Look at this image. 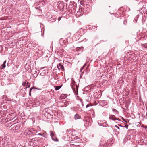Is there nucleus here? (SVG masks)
Returning <instances> with one entry per match:
<instances>
[{
    "label": "nucleus",
    "instance_id": "nucleus-1",
    "mask_svg": "<svg viewBox=\"0 0 147 147\" xmlns=\"http://www.w3.org/2000/svg\"><path fill=\"white\" fill-rule=\"evenodd\" d=\"M71 86L73 90H75L76 89L78 90V86L75 85L76 82L73 78L71 79Z\"/></svg>",
    "mask_w": 147,
    "mask_h": 147
},
{
    "label": "nucleus",
    "instance_id": "nucleus-2",
    "mask_svg": "<svg viewBox=\"0 0 147 147\" xmlns=\"http://www.w3.org/2000/svg\"><path fill=\"white\" fill-rule=\"evenodd\" d=\"M85 8H81L79 7V10L77 11L78 14H79L80 15H81V14L82 15L83 14H87V12L86 11L85 12Z\"/></svg>",
    "mask_w": 147,
    "mask_h": 147
},
{
    "label": "nucleus",
    "instance_id": "nucleus-3",
    "mask_svg": "<svg viewBox=\"0 0 147 147\" xmlns=\"http://www.w3.org/2000/svg\"><path fill=\"white\" fill-rule=\"evenodd\" d=\"M142 63L145 65L147 63V54L144 55L142 58Z\"/></svg>",
    "mask_w": 147,
    "mask_h": 147
},
{
    "label": "nucleus",
    "instance_id": "nucleus-4",
    "mask_svg": "<svg viewBox=\"0 0 147 147\" xmlns=\"http://www.w3.org/2000/svg\"><path fill=\"white\" fill-rule=\"evenodd\" d=\"M58 4V7L60 9H64L65 4L63 2H60L57 3Z\"/></svg>",
    "mask_w": 147,
    "mask_h": 147
},
{
    "label": "nucleus",
    "instance_id": "nucleus-5",
    "mask_svg": "<svg viewBox=\"0 0 147 147\" xmlns=\"http://www.w3.org/2000/svg\"><path fill=\"white\" fill-rule=\"evenodd\" d=\"M57 67L59 70H61L63 71L64 70L63 66L62 65L61 63H59V64L57 65Z\"/></svg>",
    "mask_w": 147,
    "mask_h": 147
},
{
    "label": "nucleus",
    "instance_id": "nucleus-6",
    "mask_svg": "<svg viewBox=\"0 0 147 147\" xmlns=\"http://www.w3.org/2000/svg\"><path fill=\"white\" fill-rule=\"evenodd\" d=\"M2 139L4 140V142H5L4 143H2L1 144L2 147H5V146L7 145V143L8 142H7V140L5 141V140H6V138H5V137L4 138H3Z\"/></svg>",
    "mask_w": 147,
    "mask_h": 147
},
{
    "label": "nucleus",
    "instance_id": "nucleus-7",
    "mask_svg": "<svg viewBox=\"0 0 147 147\" xmlns=\"http://www.w3.org/2000/svg\"><path fill=\"white\" fill-rule=\"evenodd\" d=\"M74 118L75 120H77L80 119L81 118V116L78 114H76L75 115Z\"/></svg>",
    "mask_w": 147,
    "mask_h": 147
},
{
    "label": "nucleus",
    "instance_id": "nucleus-8",
    "mask_svg": "<svg viewBox=\"0 0 147 147\" xmlns=\"http://www.w3.org/2000/svg\"><path fill=\"white\" fill-rule=\"evenodd\" d=\"M6 61H5L1 65V66L0 67V68L1 69H2L5 67L6 66L5 63H6Z\"/></svg>",
    "mask_w": 147,
    "mask_h": 147
},
{
    "label": "nucleus",
    "instance_id": "nucleus-9",
    "mask_svg": "<svg viewBox=\"0 0 147 147\" xmlns=\"http://www.w3.org/2000/svg\"><path fill=\"white\" fill-rule=\"evenodd\" d=\"M109 119H111L113 120H116L115 118V116L114 115H110L109 117Z\"/></svg>",
    "mask_w": 147,
    "mask_h": 147
},
{
    "label": "nucleus",
    "instance_id": "nucleus-10",
    "mask_svg": "<svg viewBox=\"0 0 147 147\" xmlns=\"http://www.w3.org/2000/svg\"><path fill=\"white\" fill-rule=\"evenodd\" d=\"M56 20V18L55 16H52L51 18L49 20L52 22H54Z\"/></svg>",
    "mask_w": 147,
    "mask_h": 147
},
{
    "label": "nucleus",
    "instance_id": "nucleus-11",
    "mask_svg": "<svg viewBox=\"0 0 147 147\" xmlns=\"http://www.w3.org/2000/svg\"><path fill=\"white\" fill-rule=\"evenodd\" d=\"M52 140H53L54 141H58V139L56 137V136L55 135L54 136H52V137H51Z\"/></svg>",
    "mask_w": 147,
    "mask_h": 147
},
{
    "label": "nucleus",
    "instance_id": "nucleus-12",
    "mask_svg": "<svg viewBox=\"0 0 147 147\" xmlns=\"http://www.w3.org/2000/svg\"><path fill=\"white\" fill-rule=\"evenodd\" d=\"M70 3L72 5H73V6L77 7V4L74 1H71L70 2Z\"/></svg>",
    "mask_w": 147,
    "mask_h": 147
},
{
    "label": "nucleus",
    "instance_id": "nucleus-13",
    "mask_svg": "<svg viewBox=\"0 0 147 147\" xmlns=\"http://www.w3.org/2000/svg\"><path fill=\"white\" fill-rule=\"evenodd\" d=\"M88 29H90L91 30L92 29V28L93 27H94L95 28H97V26H91L90 25H88Z\"/></svg>",
    "mask_w": 147,
    "mask_h": 147
},
{
    "label": "nucleus",
    "instance_id": "nucleus-14",
    "mask_svg": "<svg viewBox=\"0 0 147 147\" xmlns=\"http://www.w3.org/2000/svg\"><path fill=\"white\" fill-rule=\"evenodd\" d=\"M34 89H36V88H35L34 87H32L29 90V96H31V92L32 90Z\"/></svg>",
    "mask_w": 147,
    "mask_h": 147
},
{
    "label": "nucleus",
    "instance_id": "nucleus-15",
    "mask_svg": "<svg viewBox=\"0 0 147 147\" xmlns=\"http://www.w3.org/2000/svg\"><path fill=\"white\" fill-rule=\"evenodd\" d=\"M62 86V85H60L59 86H56L55 87V90H57L60 89Z\"/></svg>",
    "mask_w": 147,
    "mask_h": 147
},
{
    "label": "nucleus",
    "instance_id": "nucleus-16",
    "mask_svg": "<svg viewBox=\"0 0 147 147\" xmlns=\"http://www.w3.org/2000/svg\"><path fill=\"white\" fill-rule=\"evenodd\" d=\"M50 134L51 137L53 136H54L55 134L51 131H50Z\"/></svg>",
    "mask_w": 147,
    "mask_h": 147
},
{
    "label": "nucleus",
    "instance_id": "nucleus-17",
    "mask_svg": "<svg viewBox=\"0 0 147 147\" xmlns=\"http://www.w3.org/2000/svg\"><path fill=\"white\" fill-rule=\"evenodd\" d=\"M33 131H36V132H37L35 130H34V129H33V128H32L31 129L29 130V131L30 132H31V133H33ZM35 132H34V133H35Z\"/></svg>",
    "mask_w": 147,
    "mask_h": 147
},
{
    "label": "nucleus",
    "instance_id": "nucleus-18",
    "mask_svg": "<svg viewBox=\"0 0 147 147\" xmlns=\"http://www.w3.org/2000/svg\"><path fill=\"white\" fill-rule=\"evenodd\" d=\"M67 96V95L66 94H62L61 95V97H62L63 98L65 99Z\"/></svg>",
    "mask_w": 147,
    "mask_h": 147
},
{
    "label": "nucleus",
    "instance_id": "nucleus-19",
    "mask_svg": "<svg viewBox=\"0 0 147 147\" xmlns=\"http://www.w3.org/2000/svg\"><path fill=\"white\" fill-rule=\"evenodd\" d=\"M119 126L121 127L120 128V130L121 131H123V130H124V127L121 126V125H118Z\"/></svg>",
    "mask_w": 147,
    "mask_h": 147
},
{
    "label": "nucleus",
    "instance_id": "nucleus-20",
    "mask_svg": "<svg viewBox=\"0 0 147 147\" xmlns=\"http://www.w3.org/2000/svg\"><path fill=\"white\" fill-rule=\"evenodd\" d=\"M3 50V47L1 46L0 45V53L2 52Z\"/></svg>",
    "mask_w": 147,
    "mask_h": 147
},
{
    "label": "nucleus",
    "instance_id": "nucleus-21",
    "mask_svg": "<svg viewBox=\"0 0 147 147\" xmlns=\"http://www.w3.org/2000/svg\"><path fill=\"white\" fill-rule=\"evenodd\" d=\"M52 16V15H49L48 16L47 18H48V20H50V19L51 18Z\"/></svg>",
    "mask_w": 147,
    "mask_h": 147
},
{
    "label": "nucleus",
    "instance_id": "nucleus-22",
    "mask_svg": "<svg viewBox=\"0 0 147 147\" xmlns=\"http://www.w3.org/2000/svg\"><path fill=\"white\" fill-rule=\"evenodd\" d=\"M105 144L103 143H100V147H104L105 146Z\"/></svg>",
    "mask_w": 147,
    "mask_h": 147
},
{
    "label": "nucleus",
    "instance_id": "nucleus-23",
    "mask_svg": "<svg viewBox=\"0 0 147 147\" xmlns=\"http://www.w3.org/2000/svg\"><path fill=\"white\" fill-rule=\"evenodd\" d=\"M112 111L113 112H115V113H117L118 112V111L116 109H115L113 108L112 109Z\"/></svg>",
    "mask_w": 147,
    "mask_h": 147
},
{
    "label": "nucleus",
    "instance_id": "nucleus-24",
    "mask_svg": "<svg viewBox=\"0 0 147 147\" xmlns=\"http://www.w3.org/2000/svg\"><path fill=\"white\" fill-rule=\"evenodd\" d=\"M70 147H78L77 146H76L74 144H71L70 145Z\"/></svg>",
    "mask_w": 147,
    "mask_h": 147
},
{
    "label": "nucleus",
    "instance_id": "nucleus-25",
    "mask_svg": "<svg viewBox=\"0 0 147 147\" xmlns=\"http://www.w3.org/2000/svg\"><path fill=\"white\" fill-rule=\"evenodd\" d=\"M71 131L70 129H67L66 131L67 133H69V134L71 133Z\"/></svg>",
    "mask_w": 147,
    "mask_h": 147
},
{
    "label": "nucleus",
    "instance_id": "nucleus-26",
    "mask_svg": "<svg viewBox=\"0 0 147 147\" xmlns=\"http://www.w3.org/2000/svg\"><path fill=\"white\" fill-rule=\"evenodd\" d=\"M26 85L28 86V88H30V85L28 82H27L26 84Z\"/></svg>",
    "mask_w": 147,
    "mask_h": 147
},
{
    "label": "nucleus",
    "instance_id": "nucleus-27",
    "mask_svg": "<svg viewBox=\"0 0 147 147\" xmlns=\"http://www.w3.org/2000/svg\"><path fill=\"white\" fill-rule=\"evenodd\" d=\"M48 115H49V116H50V117H51V118H52L53 117V115H51L50 114H49L48 113Z\"/></svg>",
    "mask_w": 147,
    "mask_h": 147
},
{
    "label": "nucleus",
    "instance_id": "nucleus-28",
    "mask_svg": "<svg viewBox=\"0 0 147 147\" xmlns=\"http://www.w3.org/2000/svg\"><path fill=\"white\" fill-rule=\"evenodd\" d=\"M68 7H69V8H71V7H73V6H72V5H71V4H69V5Z\"/></svg>",
    "mask_w": 147,
    "mask_h": 147
},
{
    "label": "nucleus",
    "instance_id": "nucleus-29",
    "mask_svg": "<svg viewBox=\"0 0 147 147\" xmlns=\"http://www.w3.org/2000/svg\"><path fill=\"white\" fill-rule=\"evenodd\" d=\"M123 127H124V128L125 127L127 129H128V125H125V126Z\"/></svg>",
    "mask_w": 147,
    "mask_h": 147
},
{
    "label": "nucleus",
    "instance_id": "nucleus-30",
    "mask_svg": "<svg viewBox=\"0 0 147 147\" xmlns=\"http://www.w3.org/2000/svg\"><path fill=\"white\" fill-rule=\"evenodd\" d=\"M115 127H116L117 128L119 129H120V128L119 127H118L117 126V125H115Z\"/></svg>",
    "mask_w": 147,
    "mask_h": 147
},
{
    "label": "nucleus",
    "instance_id": "nucleus-31",
    "mask_svg": "<svg viewBox=\"0 0 147 147\" xmlns=\"http://www.w3.org/2000/svg\"><path fill=\"white\" fill-rule=\"evenodd\" d=\"M84 67V66H83V67H81L80 68V72H81L82 70L83 69Z\"/></svg>",
    "mask_w": 147,
    "mask_h": 147
},
{
    "label": "nucleus",
    "instance_id": "nucleus-32",
    "mask_svg": "<svg viewBox=\"0 0 147 147\" xmlns=\"http://www.w3.org/2000/svg\"><path fill=\"white\" fill-rule=\"evenodd\" d=\"M22 85L23 86H26V83L25 82H23V83H22Z\"/></svg>",
    "mask_w": 147,
    "mask_h": 147
},
{
    "label": "nucleus",
    "instance_id": "nucleus-33",
    "mask_svg": "<svg viewBox=\"0 0 147 147\" xmlns=\"http://www.w3.org/2000/svg\"><path fill=\"white\" fill-rule=\"evenodd\" d=\"M98 123L99 125L100 126H102V125L100 123L99 121L98 122Z\"/></svg>",
    "mask_w": 147,
    "mask_h": 147
},
{
    "label": "nucleus",
    "instance_id": "nucleus-34",
    "mask_svg": "<svg viewBox=\"0 0 147 147\" xmlns=\"http://www.w3.org/2000/svg\"><path fill=\"white\" fill-rule=\"evenodd\" d=\"M61 17H59L58 19V20L59 21L61 19Z\"/></svg>",
    "mask_w": 147,
    "mask_h": 147
},
{
    "label": "nucleus",
    "instance_id": "nucleus-35",
    "mask_svg": "<svg viewBox=\"0 0 147 147\" xmlns=\"http://www.w3.org/2000/svg\"><path fill=\"white\" fill-rule=\"evenodd\" d=\"M115 119H116V120H118V121H120V119L118 118H115Z\"/></svg>",
    "mask_w": 147,
    "mask_h": 147
},
{
    "label": "nucleus",
    "instance_id": "nucleus-36",
    "mask_svg": "<svg viewBox=\"0 0 147 147\" xmlns=\"http://www.w3.org/2000/svg\"><path fill=\"white\" fill-rule=\"evenodd\" d=\"M89 104H87V105H86V108H87V107H89Z\"/></svg>",
    "mask_w": 147,
    "mask_h": 147
},
{
    "label": "nucleus",
    "instance_id": "nucleus-37",
    "mask_svg": "<svg viewBox=\"0 0 147 147\" xmlns=\"http://www.w3.org/2000/svg\"><path fill=\"white\" fill-rule=\"evenodd\" d=\"M122 119L123 121H124L125 122H126L125 120L123 117L122 118Z\"/></svg>",
    "mask_w": 147,
    "mask_h": 147
},
{
    "label": "nucleus",
    "instance_id": "nucleus-38",
    "mask_svg": "<svg viewBox=\"0 0 147 147\" xmlns=\"http://www.w3.org/2000/svg\"><path fill=\"white\" fill-rule=\"evenodd\" d=\"M39 134V135H42V134H41V133H39V134Z\"/></svg>",
    "mask_w": 147,
    "mask_h": 147
},
{
    "label": "nucleus",
    "instance_id": "nucleus-39",
    "mask_svg": "<svg viewBox=\"0 0 147 147\" xmlns=\"http://www.w3.org/2000/svg\"><path fill=\"white\" fill-rule=\"evenodd\" d=\"M95 28L94 27H93L92 28V29H95Z\"/></svg>",
    "mask_w": 147,
    "mask_h": 147
},
{
    "label": "nucleus",
    "instance_id": "nucleus-40",
    "mask_svg": "<svg viewBox=\"0 0 147 147\" xmlns=\"http://www.w3.org/2000/svg\"><path fill=\"white\" fill-rule=\"evenodd\" d=\"M145 35H146V36H147V34H146V33L145 34Z\"/></svg>",
    "mask_w": 147,
    "mask_h": 147
},
{
    "label": "nucleus",
    "instance_id": "nucleus-41",
    "mask_svg": "<svg viewBox=\"0 0 147 147\" xmlns=\"http://www.w3.org/2000/svg\"><path fill=\"white\" fill-rule=\"evenodd\" d=\"M81 49L82 50H83V47H81Z\"/></svg>",
    "mask_w": 147,
    "mask_h": 147
},
{
    "label": "nucleus",
    "instance_id": "nucleus-42",
    "mask_svg": "<svg viewBox=\"0 0 147 147\" xmlns=\"http://www.w3.org/2000/svg\"><path fill=\"white\" fill-rule=\"evenodd\" d=\"M0 147H2L1 144H0Z\"/></svg>",
    "mask_w": 147,
    "mask_h": 147
},
{
    "label": "nucleus",
    "instance_id": "nucleus-43",
    "mask_svg": "<svg viewBox=\"0 0 147 147\" xmlns=\"http://www.w3.org/2000/svg\"><path fill=\"white\" fill-rule=\"evenodd\" d=\"M134 20L136 21H137V20L136 19H134Z\"/></svg>",
    "mask_w": 147,
    "mask_h": 147
},
{
    "label": "nucleus",
    "instance_id": "nucleus-44",
    "mask_svg": "<svg viewBox=\"0 0 147 147\" xmlns=\"http://www.w3.org/2000/svg\"><path fill=\"white\" fill-rule=\"evenodd\" d=\"M91 112H92L93 113H94V112L93 111H91Z\"/></svg>",
    "mask_w": 147,
    "mask_h": 147
},
{
    "label": "nucleus",
    "instance_id": "nucleus-45",
    "mask_svg": "<svg viewBox=\"0 0 147 147\" xmlns=\"http://www.w3.org/2000/svg\"><path fill=\"white\" fill-rule=\"evenodd\" d=\"M35 46H33V47H35Z\"/></svg>",
    "mask_w": 147,
    "mask_h": 147
},
{
    "label": "nucleus",
    "instance_id": "nucleus-46",
    "mask_svg": "<svg viewBox=\"0 0 147 147\" xmlns=\"http://www.w3.org/2000/svg\"><path fill=\"white\" fill-rule=\"evenodd\" d=\"M80 4H81V3H82V2H80Z\"/></svg>",
    "mask_w": 147,
    "mask_h": 147
},
{
    "label": "nucleus",
    "instance_id": "nucleus-47",
    "mask_svg": "<svg viewBox=\"0 0 147 147\" xmlns=\"http://www.w3.org/2000/svg\"><path fill=\"white\" fill-rule=\"evenodd\" d=\"M80 4H81V3H82V2H80Z\"/></svg>",
    "mask_w": 147,
    "mask_h": 147
},
{
    "label": "nucleus",
    "instance_id": "nucleus-48",
    "mask_svg": "<svg viewBox=\"0 0 147 147\" xmlns=\"http://www.w3.org/2000/svg\"><path fill=\"white\" fill-rule=\"evenodd\" d=\"M66 5L67 6V4H66Z\"/></svg>",
    "mask_w": 147,
    "mask_h": 147
},
{
    "label": "nucleus",
    "instance_id": "nucleus-49",
    "mask_svg": "<svg viewBox=\"0 0 147 147\" xmlns=\"http://www.w3.org/2000/svg\"><path fill=\"white\" fill-rule=\"evenodd\" d=\"M37 76V75H36V77Z\"/></svg>",
    "mask_w": 147,
    "mask_h": 147
},
{
    "label": "nucleus",
    "instance_id": "nucleus-50",
    "mask_svg": "<svg viewBox=\"0 0 147 147\" xmlns=\"http://www.w3.org/2000/svg\"><path fill=\"white\" fill-rule=\"evenodd\" d=\"M118 134H119V132H118Z\"/></svg>",
    "mask_w": 147,
    "mask_h": 147
}]
</instances>
